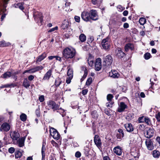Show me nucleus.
I'll return each instance as SVG.
<instances>
[{
	"label": "nucleus",
	"instance_id": "a18cd8bd",
	"mask_svg": "<svg viewBox=\"0 0 160 160\" xmlns=\"http://www.w3.org/2000/svg\"><path fill=\"white\" fill-rule=\"evenodd\" d=\"M68 121H65L64 122V126L66 128H67V127L66 126V125L68 124H69L71 122L70 119L68 117Z\"/></svg>",
	"mask_w": 160,
	"mask_h": 160
},
{
	"label": "nucleus",
	"instance_id": "39448f33",
	"mask_svg": "<svg viewBox=\"0 0 160 160\" xmlns=\"http://www.w3.org/2000/svg\"><path fill=\"white\" fill-rule=\"evenodd\" d=\"M50 135L55 139L58 140L60 138V135L57 131L52 128L50 129Z\"/></svg>",
	"mask_w": 160,
	"mask_h": 160
},
{
	"label": "nucleus",
	"instance_id": "49530a36",
	"mask_svg": "<svg viewBox=\"0 0 160 160\" xmlns=\"http://www.w3.org/2000/svg\"><path fill=\"white\" fill-rule=\"evenodd\" d=\"M35 113L37 116L39 117L40 116V108H38V109H36L35 111Z\"/></svg>",
	"mask_w": 160,
	"mask_h": 160
},
{
	"label": "nucleus",
	"instance_id": "b1692460",
	"mask_svg": "<svg viewBox=\"0 0 160 160\" xmlns=\"http://www.w3.org/2000/svg\"><path fill=\"white\" fill-rule=\"evenodd\" d=\"M117 55L119 58H122L125 55V53L120 49L116 50Z\"/></svg>",
	"mask_w": 160,
	"mask_h": 160
},
{
	"label": "nucleus",
	"instance_id": "8fccbe9b",
	"mask_svg": "<svg viewBox=\"0 0 160 160\" xmlns=\"http://www.w3.org/2000/svg\"><path fill=\"white\" fill-rule=\"evenodd\" d=\"M118 132H119V133L121 135V137H124V133L123 130L122 129H119L118 130Z\"/></svg>",
	"mask_w": 160,
	"mask_h": 160
},
{
	"label": "nucleus",
	"instance_id": "58836bf2",
	"mask_svg": "<svg viewBox=\"0 0 160 160\" xmlns=\"http://www.w3.org/2000/svg\"><path fill=\"white\" fill-rule=\"evenodd\" d=\"M92 78L91 77H90L88 78L87 80L86 85L87 86H89L90 85V84L92 82Z\"/></svg>",
	"mask_w": 160,
	"mask_h": 160
},
{
	"label": "nucleus",
	"instance_id": "4be33fe9",
	"mask_svg": "<svg viewBox=\"0 0 160 160\" xmlns=\"http://www.w3.org/2000/svg\"><path fill=\"white\" fill-rule=\"evenodd\" d=\"M24 139L23 138L19 139L16 142L17 144L20 147H22L24 145Z\"/></svg>",
	"mask_w": 160,
	"mask_h": 160
},
{
	"label": "nucleus",
	"instance_id": "412c9836",
	"mask_svg": "<svg viewBox=\"0 0 160 160\" xmlns=\"http://www.w3.org/2000/svg\"><path fill=\"white\" fill-rule=\"evenodd\" d=\"M125 51L128 52L129 49L133 50L134 49V47L133 44L131 43H128L126 44L124 47Z\"/></svg>",
	"mask_w": 160,
	"mask_h": 160
},
{
	"label": "nucleus",
	"instance_id": "338daca9",
	"mask_svg": "<svg viewBox=\"0 0 160 160\" xmlns=\"http://www.w3.org/2000/svg\"><path fill=\"white\" fill-rule=\"evenodd\" d=\"M55 58H56V60H58L60 62L61 61V59L60 57L57 56H55Z\"/></svg>",
	"mask_w": 160,
	"mask_h": 160
},
{
	"label": "nucleus",
	"instance_id": "79ce46f5",
	"mask_svg": "<svg viewBox=\"0 0 160 160\" xmlns=\"http://www.w3.org/2000/svg\"><path fill=\"white\" fill-rule=\"evenodd\" d=\"M58 112H59L62 115V117H64L65 116V114H63L65 112V111L64 109L60 108V109L58 110V111H57Z\"/></svg>",
	"mask_w": 160,
	"mask_h": 160
},
{
	"label": "nucleus",
	"instance_id": "864d4df0",
	"mask_svg": "<svg viewBox=\"0 0 160 160\" xmlns=\"http://www.w3.org/2000/svg\"><path fill=\"white\" fill-rule=\"evenodd\" d=\"M74 19L75 21L78 22H79L80 21V17L79 16H75L74 17Z\"/></svg>",
	"mask_w": 160,
	"mask_h": 160
},
{
	"label": "nucleus",
	"instance_id": "3c124183",
	"mask_svg": "<svg viewBox=\"0 0 160 160\" xmlns=\"http://www.w3.org/2000/svg\"><path fill=\"white\" fill-rule=\"evenodd\" d=\"M15 149L13 147H11L8 149V152L11 153H13L15 151Z\"/></svg>",
	"mask_w": 160,
	"mask_h": 160
},
{
	"label": "nucleus",
	"instance_id": "f257e3e1",
	"mask_svg": "<svg viewBox=\"0 0 160 160\" xmlns=\"http://www.w3.org/2000/svg\"><path fill=\"white\" fill-rule=\"evenodd\" d=\"M75 50L72 48H66L63 51V55L64 58L68 59L73 58L75 54Z\"/></svg>",
	"mask_w": 160,
	"mask_h": 160
},
{
	"label": "nucleus",
	"instance_id": "20e7f679",
	"mask_svg": "<svg viewBox=\"0 0 160 160\" xmlns=\"http://www.w3.org/2000/svg\"><path fill=\"white\" fill-rule=\"evenodd\" d=\"M112 62V58L111 56L108 55L103 58V64L104 66H108L111 64Z\"/></svg>",
	"mask_w": 160,
	"mask_h": 160
},
{
	"label": "nucleus",
	"instance_id": "13d9d810",
	"mask_svg": "<svg viewBox=\"0 0 160 160\" xmlns=\"http://www.w3.org/2000/svg\"><path fill=\"white\" fill-rule=\"evenodd\" d=\"M88 90L87 89H85L82 90V93L83 95H85L87 94L88 92Z\"/></svg>",
	"mask_w": 160,
	"mask_h": 160
},
{
	"label": "nucleus",
	"instance_id": "c85d7f7f",
	"mask_svg": "<svg viewBox=\"0 0 160 160\" xmlns=\"http://www.w3.org/2000/svg\"><path fill=\"white\" fill-rule=\"evenodd\" d=\"M9 0H0V6H3L4 7H6V5L8 3Z\"/></svg>",
	"mask_w": 160,
	"mask_h": 160
},
{
	"label": "nucleus",
	"instance_id": "6e6d98bb",
	"mask_svg": "<svg viewBox=\"0 0 160 160\" xmlns=\"http://www.w3.org/2000/svg\"><path fill=\"white\" fill-rule=\"evenodd\" d=\"M58 29V27L57 26L55 27L50 29L48 31V32H53L54 31H55V30H57Z\"/></svg>",
	"mask_w": 160,
	"mask_h": 160
},
{
	"label": "nucleus",
	"instance_id": "c9c22d12",
	"mask_svg": "<svg viewBox=\"0 0 160 160\" xmlns=\"http://www.w3.org/2000/svg\"><path fill=\"white\" fill-rule=\"evenodd\" d=\"M139 22L141 25H143L146 22V19L144 18H141L139 19Z\"/></svg>",
	"mask_w": 160,
	"mask_h": 160
},
{
	"label": "nucleus",
	"instance_id": "ea45409f",
	"mask_svg": "<svg viewBox=\"0 0 160 160\" xmlns=\"http://www.w3.org/2000/svg\"><path fill=\"white\" fill-rule=\"evenodd\" d=\"M151 54L149 52L146 53L144 55V58L146 60H148L150 58Z\"/></svg>",
	"mask_w": 160,
	"mask_h": 160
},
{
	"label": "nucleus",
	"instance_id": "473e14b6",
	"mask_svg": "<svg viewBox=\"0 0 160 160\" xmlns=\"http://www.w3.org/2000/svg\"><path fill=\"white\" fill-rule=\"evenodd\" d=\"M9 42H6L3 40L0 42V45L1 47H4L9 46L10 45Z\"/></svg>",
	"mask_w": 160,
	"mask_h": 160
},
{
	"label": "nucleus",
	"instance_id": "f3484780",
	"mask_svg": "<svg viewBox=\"0 0 160 160\" xmlns=\"http://www.w3.org/2000/svg\"><path fill=\"white\" fill-rule=\"evenodd\" d=\"M109 76L113 78H118L119 76V74L117 71L113 70L109 72Z\"/></svg>",
	"mask_w": 160,
	"mask_h": 160
},
{
	"label": "nucleus",
	"instance_id": "0e129e2a",
	"mask_svg": "<svg viewBox=\"0 0 160 160\" xmlns=\"http://www.w3.org/2000/svg\"><path fill=\"white\" fill-rule=\"evenodd\" d=\"M123 28H127L129 27V24L127 23H125L123 24Z\"/></svg>",
	"mask_w": 160,
	"mask_h": 160
},
{
	"label": "nucleus",
	"instance_id": "f704fd0d",
	"mask_svg": "<svg viewBox=\"0 0 160 160\" xmlns=\"http://www.w3.org/2000/svg\"><path fill=\"white\" fill-rule=\"evenodd\" d=\"M22 155V154L19 151H17L15 153V158H20Z\"/></svg>",
	"mask_w": 160,
	"mask_h": 160
},
{
	"label": "nucleus",
	"instance_id": "423d86ee",
	"mask_svg": "<svg viewBox=\"0 0 160 160\" xmlns=\"http://www.w3.org/2000/svg\"><path fill=\"white\" fill-rule=\"evenodd\" d=\"M154 134V130L152 128H149L144 131L145 136L148 138H150Z\"/></svg>",
	"mask_w": 160,
	"mask_h": 160
},
{
	"label": "nucleus",
	"instance_id": "7c9ffc66",
	"mask_svg": "<svg viewBox=\"0 0 160 160\" xmlns=\"http://www.w3.org/2000/svg\"><path fill=\"white\" fill-rule=\"evenodd\" d=\"M160 155V152L158 151L154 150L153 151V156L154 158H158Z\"/></svg>",
	"mask_w": 160,
	"mask_h": 160
},
{
	"label": "nucleus",
	"instance_id": "9b49d317",
	"mask_svg": "<svg viewBox=\"0 0 160 160\" xmlns=\"http://www.w3.org/2000/svg\"><path fill=\"white\" fill-rule=\"evenodd\" d=\"M145 144L148 150H152L154 149L153 144L151 139H146Z\"/></svg>",
	"mask_w": 160,
	"mask_h": 160
},
{
	"label": "nucleus",
	"instance_id": "bf43d9fd",
	"mask_svg": "<svg viewBox=\"0 0 160 160\" xmlns=\"http://www.w3.org/2000/svg\"><path fill=\"white\" fill-rule=\"evenodd\" d=\"M88 62L89 65L92 67L93 64V61L92 60H88Z\"/></svg>",
	"mask_w": 160,
	"mask_h": 160
},
{
	"label": "nucleus",
	"instance_id": "69168bd1",
	"mask_svg": "<svg viewBox=\"0 0 160 160\" xmlns=\"http://www.w3.org/2000/svg\"><path fill=\"white\" fill-rule=\"evenodd\" d=\"M92 2L94 5H96L98 3V0H92Z\"/></svg>",
	"mask_w": 160,
	"mask_h": 160
},
{
	"label": "nucleus",
	"instance_id": "e2e57ef3",
	"mask_svg": "<svg viewBox=\"0 0 160 160\" xmlns=\"http://www.w3.org/2000/svg\"><path fill=\"white\" fill-rule=\"evenodd\" d=\"M34 78V76L32 75H30L28 77V79L29 81H32L33 79Z\"/></svg>",
	"mask_w": 160,
	"mask_h": 160
},
{
	"label": "nucleus",
	"instance_id": "72a5a7b5",
	"mask_svg": "<svg viewBox=\"0 0 160 160\" xmlns=\"http://www.w3.org/2000/svg\"><path fill=\"white\" fill-rule=\"evenodd\" d=\"M20 119L21 121L24 122L26 121L27 118V116L26 114L22 113L20 116Z\"/></svg>",
	"mask_w": 160,
	"mask_h": 160
},
{
	"label": "nucleus",
	"instance_id": "052dcab7",
	"mask_svg": "<svg viewBox=\"0 0 160 160\" xmlns=\"http://www.w3.org/2000/svg\"><path fill=\"white\" fill-rule=\"evenodd\" d=\"M88 73H87V70L85 69L84 71V74L83 75L82 77L83 78H84L85 79L86 78V77Z\"/></svg>",
	"mask_w": 160,
	"mask_h": 160
},
{
	"label": "nucleus",
	"instance_id": "774afa93",
	"mask_svg": "<svg viewBox=\"0 0 160 160\" xmlns=\"http://www.w3.org/2000/svg\"><path fill=\"white\" fill-rule=\"evenodd\" d=\"M29 71H30V73H33L36 72L34 70V69L33 68L31 69H30L29 70Z\"/></svg>",
	"mask_w": 160,
	"mask_h": 160
},
{
	"label": "nucleus",
	"instance_id": "680f3d73",
	"mask_svg": "<svg viewBox=\"0 0 160 160\" xmlns=\"http://www.w3.org/2000/svg\"><path fill=\"white\" fill-rule=\"evenodd\" d=\"M112 103L110 102H107L106 103V105L107 107L109 108L112 107Z\"/></svg>",
	"mask_w": 160,
	"mask_h": 160
},
{
	"label": "nucleus",
	"instance_id": "4d7b16f0",
	"mask_svg": "<svg viewBox=\"0 0 160 160\" xmlns=\"http://www.w3.org/2000/svg\"><path fill=\"white\" fill-rule=\"evenodd\" d=\"M39 100L41 102H43L44 100V96L43 95L40 96L39 98Z\"/></svg>",
	"mask_w": 160,
	"mask_h": 160
},
{
	"label": "nucleus",
	"instance_id": "5fc2aeb1",
	"mask_svg": "<svg viewBox=\"0 0 160 160\" xmlns=\"http://www.w3.org/2000/svg\"><path fill=\"white\" fill-rule=\"evenodd\" d=\"M131 155H132V156H133L134 158H138L139 155L138 153V152L136 153V154H137L136 155H134V152H131Z\"/></svg>",
	"mask_w": 160,
	"mask_h": 160
},
{
	"label": "nucleus",
	"instance_id": "393cba45",
	"mask_svg": "<svg viewBox=\"0 0 160 160\" xmlns=\"http://www.w3.org/2000/svg\"><path fill=\"white\" fill-rule=\"evenodd\" d=\"M46 150V148H45V145L44 143H43L42 147V160L44 159L45 157V152Z\"/></svg>",
	"mask_w": 160,
	"mask_h": 160
},
{
	"label": "nucleus",
	"instance_id": "f03ea898",
	"mask_svg": "<svg viewBox=\"0 0 160 160\" xmlns=\"http://www.w3.org/2000/svg\"><path fill=\"white\" fill-rule=\"evenodd\" d=\"M101 45L103 49L106 50H108L111 45L110 38L107 37L102 39L101 42Z\"/></svg>",
	"mask_w": 160,
	"mask_h": 160
},
{
	"label": "nucleus",
	"instance_id": "aec40b11",
	"mask_svg": "<svg viewBox=\"0 0 160 160\" xmlns=\"http://www.w3.org/2000/svg\"><path fill=\"white\" fill-rule=\"evenodd\" d=\"M47 56V54L45 52H43L41 55L38 57L37 58L36 63L40 62L43 60Z\"/></svg>",
	"mask_w": 160,
	"mask_h": 160
},
{
	"label": "nucleus",
	"instance_id": "6ab92c4d",
	"mask_svg": "<svg viewBox=\"0 0 160 160\" xmlns=\"http://www.w3.org/2000/svg\"><path fill=\"white\" fill-rule=\"evenodd\" d=\"M114 152L118 155L120 156L122 153V150L121 148L119 146L115 147L113 150Z\"/></svg>",
	"mask_w": 160,
	"mask_h": 160
},
{
	"label": "nucleus",
	"instance_id": "9d476101",
	"mask_svg": "<svg viewBox=\"0 0 160 160\" xmlns=\"http://www.w3.org/2000/svg\"><path fill=\"white\" fill-rule=\"evenodd\" d=\"M101 59L100 58H98L96 59L95 63V68L96 70L99 71L102 68Z\"/></svg>",
	"mask_w": 160,
	"mask_h": 160
},
{
	"label": "nucleus",
	"instance_id": "ddd939ff",
	"mask_svg": "<svg viewBox=\"0 0 160 160\" xmlns=\"http://www.w3.org/2000/svg\"><path fill=\"white\" fill-rule=\"evenodd\" d=\"M94 142L95 144L98 148L101 147L102 143L100 138L98 135H95L94 137Z\"/></svg>",
	"mask_w": 160,
	"mask_h": 160
},
{
	"label": "nucleus",
	"instance_id": "f8f14e48",
	"mask_svg": "<svg viewBox=\"0 0 160 160\" xmlns=\"http://www.w3.org/2000/svg\"><path fill=\"white\" fill-rule=\"evenodd\" d=\"M81 17L84 21L87 22L90 20L89 13L87 11H84L82 12Z\"/></svg>",
	"mask_w": 160,
	"mask_h": 160
},
{
	"label": "nucleus",
	"instance_id": "0eeeda50",
	"mask_svg": "<svg viewBox=\"0 0 160 160\" xmlns=\"http://www.w3.org/2000/svg\"><path fill=\"white\" fill-rule=\"evenodd\" d=\"M47 104L48 107L53 109V111L58 109L59 108L58 105L56 104L55 102L52 100L48 101Z\"/></svg>",
	"mask_w": 160,
	"mask_h": 160
},
{
	"label": "nucleus",
	"instance_id": "4468645a",
	"mask_svg": "<svg viewBox=\"0 0 160 160\" xmlns=\"http://www.w3.org/2000/svg\"><path fill=\"white\" fill-rule=\"evenodd\" d=\"M127 105L123 102L120 103L119 107L118 109V111L119 112H122L124 111L127 108Z\"/></svg>",
	"mask_w": 160,
	"mask_h": 160
},
{
	"label": "nucleus",
	"instance_id": "5701e85b",
	"mask_svg": "<svg viewBox=\"0 0 160 160\" xmlns=\"http://www.w3.org/2000/svg\"><path fill=\"white\" fill-rule=\"evenodd\" d=\"M52 72L51 70H49L45 74L42 80H49L52 75Z\"/></svg>",
	"mask_w": 160,
	"mask_h": 160
},
{
	"label": "nucleus",
	"instance_id": "1a4fd4ad",
	"mask_svg": "<svg viewBox=\"0 0 160 160\" xmlns=\"http://www.w3.org/2000/svg\"><path fill=\"white\" fill-rule=\"evenodd\" d=\"M10 128V124L7 122H4L2 124L0 127V131L7 132Z\"/></svg>",
	"mask_w": 160,
	"mask_h": 160
},
{
	"label": "nucleus",
	"instance_id": "09e8293b",
	"mask_svg": "<svg viewBox=\"0 0 160 160\" xmlns=\"http://www.w3.org/2000/svg\"><path fill=\"white\" fill-rule=\"evenodd\" d=\"M156 118L157 120L158 121H160V112H158L157 114H156Z\"/></svg>",
	"mask_w": 160,
	"mask_h": 160
},
{
	"label": "nucleus",
	"instance_id": "603ef678",
	"mask_svg": "<svg viewBox=\"0 0 160 160\" xmlns=\"http://www.w3.org/2000/svg\"><path fill=\"white\" fill-rule=\"evenodd\" d=\"M75 157L77 158H79L81 156V153L79 151L77 152L75 154Z\"/></svg>",
	"mask_w": 160,
	"mask_h": 160
},
{
	"label": "nucleus",
	"instance_id": "c03bdc74",
	"mask_svg": "<svg viewBox=\"0 0 160 160\" xmlns=\"http://www.w3.org/2000/svg\"><path fill=\"white\" fill-rule=\"evenodd\" d=\"M146 117L143 116L141 117H140L138 118V121L139 122H144L145 120V118Z\"/></svg>",
	"mask_w": 160,
	"mask_h": 160
},
{
	"label": "nucleus",
	"instance_id": "2f4dec72",
	"mask_svg": "<svg viewBox=\"0 0 160 160\" xmlns=\"http://www.w3.org/2000/svg\"><path fill=\"white\" fill-rule=\"evenodd\" d=\"M79 39L81 42H84L86 40V36L84 34H81L79 37Z\"/></svg>",
	"mask_w": 160,
	"mask_h": 160
},
{
	"label": "nucleus",
	"instance_id": "7ed1b4c3",
	"mask_svg": "<svg viewBox=\"0 0 160 160\" xmlns=\"http://www.w3.org/2000/svg\"><path fill=\"white\" fill-rule=\"evenodd\" d=\"M33 15L35 20L37 23L39 22L42 24L43 21L42 13L38 12L33 11Z\"/></svg>",
	"mask_w": 160,
	"mask_h": 160
},
{
	"label": "nucleus",
	"instance_id": "6e6552de",
	"mask_svg": "<svg viewBox=\"0 0 160 160\" xmlns=\"http://www.w3.org/2000/svg\"><path fill=\"white\" fill-rule=\"evenodd\" d=\"M90 19L93 20H97L98 19L97 12L96 10L92 9L89 12Z\"/></svg>",
	"mask_w": 160,
	"mask_h": 160
},
{
	"label": "nucleus",
	"instance_id": "bb28decb",
	"mask_svg": "<svg viewBox=\"0 0 160 160\" xmlns=\"http://www.w3.org/2000/svg\"><path fill=\"white\" fill-rule=\"evenodd\" d=\"M14 6L15 8H18L22 10H23L24 9L22 3H19L17 4H14Z\"/></svg>",
	"mask_w": 160,
	"mask_h": 160
},
{
	"label": "nucleus",
	"instance_id": "a878e982",
	"mask_svg": "<svg viewBox=\"0 0 160 160\" xmlns=\"http://www.w3.org/2000/svg\"><path fill=\"white\" fill-rule=\"evenodd\" d=\"M22 85L24 87L26 88H28L30 86V83L27 78L24 79Z\"/></svg>",
	"mask_w": 160,
	"mask_h": 160
},
{
	"label": "nucleus",
	"instance_id": "c756f323",
	"mask_svg": "<svg viewBox=\"0 0 160 160\" xmlns=\"http://www.w3.org/2000/svg\"><path fill=\"white\" fill-rule=\"evenodd\" d=\"M62 81L59 78H57L55 81V85L56 87H58L61 83Z\"/></svg>",
	"mask_w": 160,
	"mask_h": 160
},
{
	"label": "nucleus",
	"instance_id": "a211bd4d",
	"mask_svg": "<svg viewBox=\"0 0 160 160\" xmlns=\"http://www.w3.org/2000/svg\"><path fill=\"white\" fill-rule=\"evenodd\" d=\"M69 26V22L68 20H65L62 22L61 26L62 29L65 30L67 29Z\"/></svg>",
	"mask_w": 160,
	"mask_h": 160
},
{
	"label": "nucleus",
	"instance_id": "cd10ccee",
	"mask_svg": "<svg viewBox=\"0 0 160 160\" xmlns=\"http://www.w3.org/2000/svg\"><path fill=\"white\" fill-rule=\"evenodd\" d=\"M67 68L68 69L67 73V76L73 77V71L72 69L69 68V67H68Z\"/></svg>",
	"mask_w": 160,
	"mask_h": 160
},
{
	"label": "nucleus",
	"instance_id": "a19ab883",
	"mask_svg": "<svg viewBox=\"0 0 160 160\" xmlns=\"http://www.w3.org/2000/svg\"><path fill=\"white\" fill-rule=\"evenodd\" d=\"M144 122H145L148 125H150L151 124V122L150 119L147 117H146Z\"/></svg>",
	"mask_w": 160,
	"mask_h": 160
},
{
	"label": "nucleus",
	"instance_id": "37998d69",
	"mask_svg": "<svg viewBox=\"0 0 160 160\" xmlns=\"http://www.w3.org/2000/svg\"><path fill=\"white\" fill-rule=\"evenodd\" d=\"M113 98V95L111 94H109L107 95V99L108 101H111Z\"/></svg>",
	"mask_w": 160,
	"mask_h": 160
},
{
	"label": "nucleus",
	"instance_id": "2eb2a0df",
	"mask_svg": "<svg viewBox=\"0 0 160 160\" xmlns=\"http://www.w3.org/2000/svg\"><path fill=\"white\" fill-rule=\"evenodd\" d=\"M124 126L127 132H130L133 131L134 128L131 123H127L124 125Z\"/></svg>",
	"mask_w": 160,
	"mask_h": 160
},
{
	"label": "nucleus",
	"instance_id": "e433bc0d",
	"mask_svg": "<svg viewBox=\"0 0 160 160\" xmlns=\"http://www.w3.org/2000/svg\"><path fill=\"white\" fill-rule=\"evenodd\" d=\"M11 76V73L10 72H7L3 74V78H9Z\"/></svg>",
	"mask_w": 160,
	"mask_h": 160
},
{
	"label": "nucleus",
	"instance_id": "de8ad7c7",
	"mask_svg": "<svg viewBox=\"0 0 160 160\" xmlns=\"http://www.w3.org/2000/svg\"><path fill=\"white\" fill-rule=\"evenodd\" d=\"M73 77H68L66 80V82L68 84H69L71 82V80L72 79Z\"/></svg>",
	"mask_w": 160,
	"mask_h": 160
},
{
	"label": "nucleus",
	"instance_id": "dca6fc26",
	"mask_svg": "<svg viewBox=\"0 0 160 160\" xmlns=\"http://www.w3.org/2000/svg\"><path fill=\"white\" fill-rule=\"evenodd\" d=\"M10 136L13 140H17L20 136L19 133L17 131H14L10 134Z\"/></svg>",
	"mask_w": 160,
	"mask_h": 160
},
{
	"label": "nucleus",
	"instance_id": "4c0bfd02",
	"mask_svg": "<svg viewBox=\"0 0 160 160\" xmlns=\"http://www.w3.org/2000/svg\"><path fill=\"white\" fill-rule=\"evenodd\" d=\"M43 68V67L42 66H37L33 68L34 70H35L36 72L39 71L40 70H42Z\"/></svg>",
	"mask_w": 160,
	"mask_h": 160
}]
</instances>
